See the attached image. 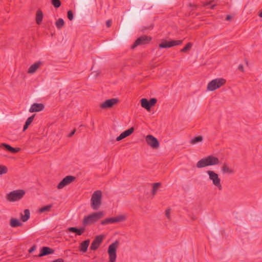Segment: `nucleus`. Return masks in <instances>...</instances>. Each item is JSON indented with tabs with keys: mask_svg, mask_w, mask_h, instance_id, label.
Returning <instances> with one entry per match:
<instances>
[{
	"mask_svg": "<svg viewBox=\"0 0 262 262\" xmlns=\"http://www.w3.org/2000/svg\"><path fill=\"white\" fill-rule=\"evenodd\" d=\"M220 160L213 156H208L200 160L196 163V166L198 168H202L208 166L218 165Z\"/></svg>",
	"mask_w": 262,
	"mask_h": 262,
	"instance_id": "obj_1",
	"label": "nucleus"
},
{
	"mask_svg": "<svg viewBox=\"0 0 262 262\" xmlns=\"http://www.w3.org/2000/svg\"><path fill=\"white\" fill-rule=\"evenodd\" d=\"M25 194V191L23 189L13 190L8 193L6 198L10 202H14L21 200Z\"/></svg>",
	"mask_w": 262,
	"mask_h": 262,
	"instance_id": "obj_2",
	"label": "nucleus"
},
{
	"mask_svg": "<svg viewBox=\"0 0 262 262\" xmlns=\"http://www.w3.org/2000/svg\"><path fill=\"white\" fill-rule=\"evenodd\" d=\"M119 244V241H116L109 246L108 248L109 262H115L116 259V250Z\"/></svg>",
	"mask_w": 262,
	"mask_h": 262,
	"instance_id": "obj_3",
	"label": "nucleus"
},
{
	"mask_svg": "<svg viewBox=\"0 0 262 262\" xmlns=\"http://www.w3.org/2000/svg\"><path fill=\"white\" fill-rule=\"evenodd\" d=\"M226 83V80L223 78H216L209 82L207 85V90L213 91L220 88Z\"/></svg>",
	"mask_w": 262,
	"mask_h": 262,
	"instance_id": "obj_4",
	"label": "nucleus"
},
{
	"mask_svg": "<svg viewBox=\"0 0 262 262\" xmlns=\"http://www.w3.org/2000/svg\"><path fill=\"white\" fill-rule=\"evenodd\" d=\"M206 173L209 176V179L212 181V184L216 186L219 190L222 189V186L221 183V179L218 174L212 170H208Z\"/></svg>",
	"mask_w": 262,
	"mask_h": 262,
	"instance_id": "obj_5",
	"label": "nucleus"
},
{
	"mask_svg": "<svg viewBox=\"0 0 262 262\" xmlns=\"http://www.w3.org/2000/svg\"><path fill=\"white\" fill-rule=\"evenodd\" d=\"M98 220V212L93 213L83 218L82 224L84 226L91 225Z\"/></svg>",
	"mask_w": 262,
	"mask_h": 262,
	"instance_id": "obj_6",
	"label": "nucleus"
},
{
	"mask_svg": "<svg viewBox=\"0 0 262 262\" xmlns=\"http://www.w3.org/2000/svg\"><path fill=\"white\" fill-rule=\"evenodd\" d=\"M126 220V216L124 215H120L114 217H110L105 219V220L101 221V224L102 225H107L110 224H113L117 222H121L124 221Z\"/></svg>",
	"mask_w": 262,
	"mask_h": 262,
	"instance_id": "obj_7",
	"label": "nucleus"
},
{
	"mask_svg": "<svg viewBox=\"0 0 262 262\" xmlns=\"http://www.w3.org/2000/svg\"><path fill=\"white\" fill-rule=\"evenodd\" d=\"M151 37L146 35H142L136 40L131 48L132 49H135L138 46L147 44L151 41Z\"/></svg>",
	"mask_w": 262,
	"mask_h": 262,
	"instance_id": "obj_8",
	"label": "nucleus"
},
{
	"mask_svg": "<svg viewBox=\"0 0 262 262\" xmlns=\"http://www.w3.org/2000/svg\"><path fill=\"white\" fill-rule=\"evenodd\" d=\"M119 102V99L117 98H111L105 100L102 102L100 107L103 110L110 109Z\"/></svg>",
	"mask_w": 262,
	"mask_h": 262,
	"instance_id": "obj_9",
	"label": "nucleus"
},
{
	"mask_svg": "<svg viewBox=\"0 0 262 262\" xmlns=\"http://www.w3.org/2000/svg\"><path fill=\"white\" fill-rule=\"evenodd\" d=\"M76 179L74 176H68L64 178L58 184L57 187L58 189H60L63 188L66 186H67L71 184Z\"/></svg>",
	"mask_w": 262,
	"mask_h": 262,
	"instance_id": "obj_10",
	"label": "nucleus"
},
{
	"mask_svg": "<svg viewBox=\"0 0 262 262\" xmlns=\"http://www.w3.org/2000/svg\"><path fill=\"white\" fill-rule=\"evenodd\" d=\"M182 41H183L182 40H171L170 41L165 40L159 44V47L160 48H170L175 46L180 45L182 43Z\"/></svg>",
	"mask_w": 262,
	"mask_h": 262,
	"instance_id": "obj_11",
	"label": "nucleus"
},
{
	"mask_svg": "<svg viewBox=\"0 0 262 262\" xmlns=\"http://www.w3.org/2000/svg\"><path fill=\"white\" fill-rule=\"evenodd\" d=\"M146 141L152 148H157L159 147V142L157 139L152 135H148L146 137Z\"/></svg>",
	"mask_w": 262,
	"mask_h": 262,
	"instance_id": "obj_12",
	"label": "nucleus"
},
{
	"mask_svg": "<svg viewBox=\"0 0 262 262\" xmlns=\"http://www.w3.org/2000/svg\"><path fill=\"white\" fill-rule=\"evenodd\" d=\"M91 207L96 210L98 208V190L94 191L91 198Z\"/></svg>",
	"mask_w": 262,
	"mask_h": 262,
	"instance_id": "obj_13",
	"label": "nucleus"
},
{
	"mask_svg": "<svg viewBox=\"0 0 262 262\" xmlns=\"http://www.w3.org/2000/svg\"><path fill=\"white\" fill-rule=\"evenodd\" d=\"M44 107L45 106L42 103H34L31 105L29 112L30 113L40 112L42 111Z\"/></svg>",
	"mask_w": 262,
	"mask_h": 262,
	"instance_id": "obj_14",
	"label": "nucleus"
},
{
	"mask_svg": "<svg viewBox=\"0 0 262 262\" xmlns=\"http://www.w3.org/2000/svg\"><path fill=\"white\" fill-rule=\"evenodd\" d=\"M134 131V127H130L127 130H125L123 133H122L118 137H117L116 140L119 141H120L130 135Z\"/></svg>",
	"mask_w": 262,
	"mask_h": 262,
	"instance_id": "obj_15",
	"label": "nucleus"
},
{
	"mask_svg": "<svg viewBox=\"0 0 262 262\" xmlns=\"http://www.w3.org/2000/svg\"><path fill=\"white\" fill-rule=\"evenodd\" d=\"M54 252V250L48 247H43L40 250V252L38 255V257H42L43 256H46L49 254H53Z\"/></svg>",
	"mask_w": 262,
	"mask_h": 262,
	"instance_id": "obj_16",
	"label": "nucleus"
},
{
	"mask_svg": "<svg viewBox=\"0 0 262 262\" xmlns=\"http://www.w3.org/2000/svg\"><path fill=\"white\" fill-rule=\"evenodd\" d=\"M0 147H5V148L7 150H8L12 153H13V154L16 153L20 150V148H19V147L14 148L6 143H1L0 144Z\"/></svg>",
	"mask_w": 262,
	"mask_h": 262,
	"instance_id": "obj_17",
	"label": "nucleus"
},
{
	"mask_svg": "<svg viewBox=\"0 0 262 262\" xmlns=\"http://www.w3.org/2000/svg\"><path fill=\"white\" fill-rule=\"evenodd\" d=\"M41 64V62L40 61L35 62L29 67L28 73L29 74L34 73Z\"/></svg>",
	"mask_w": 262,
	"mask_h": 262,
	"instance_id": "obj_18",
	"label": "nucleus"
},
{
	"mask_svg": "<svg viewBox=\"0 0 262 262\" xmlns=\"http://www.w3.org/2000/svg\"><path fill=\"white\" fill-rule=\"evenodd\" d=\"M90 239H86L82 242L79 246L80 251L83 252H85L90 244Z\"/></svg>",
	"mask_w": 262,
	"mask_h": 262,
	"instance_id": "obj_19",
	"label": "nucleus"
},
{
	"mask_svg": "<svg viewBox=\"0 0 262 262\" xmlns=\"http://www.w3.org/2000/svg\"><path fill=\"white\" fill-rule=\"evenodd\" d=\"M68 230L69 231L76 233L78 235H81L85 231L84 228L78 229L76 227H69Z\"/></svg>",
	"mask_w": 262,
	"mask_h": 262,
	"instance_id": "obj_20",
	"label": "nucleus"
},
{
	"mask_svg": "<svg viewBox=\"0 0 262 262\" xmlns=\"http://www.w3.org/2000/svg\"><path fill=\"white\" fill-rule=\"evenodd\" d=\"M10 225L11 227L15 228L21 226L22 223L17 219L15 218H12L10 221Z\"/></svg>",
	"mask_w": 262,
	"mask_h": 262,
	"instance_id": "obj_21",
	"label": "nucleus"
},
{
	"mask_svg": "<svg viewBox=\"0 0 262 262\" xmlns=\"http://www.w3.org/2000/svg\"><path fill=\"white\" fill-rule=\"evenodd\" d=\"M98 248V235L95 236L94 240L92 243L90 250L94 251Z\"/></svg>",
	"mask_w": 262,
	"mask_h": 262,
	"instance_id": "obj_22",
	"label": "nucleus"
},
{
	"mask_svg": "<svg viewBox=\"0 0 262 262\" xmlns=\"http://www.w3.org/2000/svg\"><path fill=\"white\" fill-rule=\"evenodd\" d=\"M43 18V13L40 10H38L36 12V21L37 24H41Z\"/></svg>",
	"mask_w": 262,
	"mask_h": 262,
	"instance_id": "obj_23",
	"label": "nucleus"
},
{
	"mask_svg": "<svg viewBox=\"0 0 262 262\" xmlns=\"http://www.w3.org/2000/svg\"><path fill=\"white\" fill-rule=\"evenodd\" d=\"M35 116V114H34L32 115L31 116L29 117L27 120H26L25 124L23 127V131L26 130L29 126L31 124V123L32 122L34 117Z\"/></svg>",
	"mask_w": 262,
	"mask_h": 262,
	"instance_id": "obj_24",
	"label": "nucleus"
},
{
	"mask_svg": "<svg viewBox=\"0 0 262 262\" xmlns=\"http://www.w3.org/2000/svg\"><path fill=\"white\" fill-rule=\"evenodd\" d=\"M30 211L29 209H25L24 210V214L23 215L22 213H21V220L24 222H27L29 219L30 218Z\"/></svg>",
	"mask_w": 262,
	"mask_h": 262,
	"instance_id": "obj_25",
	"label": "nucleus"
},
{
	"mask_svg": "<svg viewBox=\"0 0 262 262\" xmlns=\"http://www.w3.org/2000/svg\"><path fill=\"white\" fill-rule=\"evenodd\" d=\"M222 171L224 173H233V170L231 169L227 164L224 163L222 167Z\"/></svg>",
	"mask_w": 262,
	"mask_h": 262,
	"instance_id": "obj_26",
	"label": "nucleus"
},
{
	"mask_svg": "<svg viewBox=\"0 0 262 262\" xmlns=\"http://www.w3.org/2000/svg\"><path fill=\"white\" fill-rule=\"evenodd\" d=\"M141 105L142 107L145 108L147 110H150V106L149 103V101L146 98H142L141 100Z\"/></svg>",
	"mask_w": 262,
	"mask_h": 262,
	"instance_id": "obj_27",
	"label": "nucleus"
},
{
	"mask_svg": "<svg viewBox=\"0 0 262 262\" xmlns=\"http://www.w3.org/2000/svg\"><path fill=\"white\" fill-rule=\"evenodd\" d=\"M55 25L59 30L61 29L64 25V21L62 18H59L56 22Z\"/></svg>",
	"mask_w": 262,
	"mask_h": 262,
	"instance_id": "obj_28",
	"label": "nucleus"
},
{
	"mask_svg": "<svg viewBox=\"0 0 262 262\" xmlns=\"http://www.w3.org/2000/svg\"><path fill=\"white\" fill-rule=\"evenodd\" d=\"M203 138L201 136L195 137L191 140L190 143L192 144H196L198 142L202 141Z\"/></svg>",
	"mask_w": 262,
	"mask_h": 262,
	"instance_id": "obj_29",
	"label": "nucleus"
},
{
	"mask_svg": "<svg viewBox=\"0 0 262 262\" xmlns=\"http://www.w3.org/2000/svg\"><path fill=\"white\" fill-rule=\"evenodd\" d=\"M52 204H50L47 206H45L39 209V212L42 213L46 211H49L50 210L51 208L52 207Z\"/></svg>",
	"mask_w": 262,
	"mask_h": 262,
	"instance_id": "obj_30",
	"label": "nucleus"
},
{
	"mask_svg": "<svg viewBox=\"0 0 262 262\" xmlns=\"http://www.w3.org/2000/svg\"><path fill=\"white\" fill-rule=\"evenodd\" d=\"M51 2L55 8H58L61 4L60 0H51Z\"/></svg>",
	"mask_w": 262,
	"mask_h": 262,
	"instance_id": "obj_31",
	"label": "nucleus"
},
{
	"mask_svg": "<svg viewBox=\"0 0 262 262\" xmlns=\"http://www.w3.org/2000/svg\"><path fill=\"white\" fill-rule=\"evenodd\" d=\"M192 46V44L191 42H188L183 49L181 50V52H186L191 48Z\"/></svg>",
	"mask_w": 262,
	"mask_h": 262,
	"instance_id": "obj_32",
	"label": "nucleus"
},
{
	"mask_svg": "<svg viewBox=\"0 0 262 262\" xmlns=\"http://www.w3.org/2000/svg\"><path fill=\"white\" fill-rule=\"evenodd\" d=\"M160 185V184L159 183H156L153 184L152 190V193L153 195H155L156 194L157 190Z\"/></svg>",
	"mask_w": 262,
	"mask_h": 262,
	"instance_id": "obj_33",
	"label": "nucleus"
},
{
	"mask_svg": "<svg viewBox=\"0 0 262 262\" xmlns=\"http://www.w3.org/2000/svg\"><path fill=\"white\" fill-rule=\"evenodd\" d=\"M7 168L5 166L0 165V174L6 173Z\"/></svg>",
	"mask_w": 262,
	"mask_h": 262,
	"instance_id": "obj_34",
	"label": "nucleus"
},
{
	"mask_svg": "<svg viewBox=\"0 0 262 262\" xmlns=\"http://www.w3.org/2000/svg\"><path fill=\"white\" fill-rule=\"evenodd\" d=\"M67 16L69 20H72L73 19V13L71 10H69L67 12Z\"/></svg>",
	"mask_w": 262,
	"mask_h": 262,
	"instance_id": "obj_35",
	"label": "nucleus"
},
{
	"mask_svg": "<svg viewBox=\"0 0 262 262\" xmlns=\"http://www.w3.org/2000/svg\"><path fill=\"white\" fill-rule=\"evenodd\" d=\"M148 101L151 107L152 106H154L156 103L157 100L156 98H151Z\"/></svg>",
	"mask_w": 262,
	"mask_h": 262,
	"instance_id": "obj_36",
	"label": "nucleus"
},
{
	"mask_svg": "<svg viewBox=\"0 0 262 262\" xmlns=\"http://www.w3.org/2000/svg\"><path fill=\"white\" fill-rule=\"evenodd\" d=\"M170 209H167L165 211V215L167 219H170Z\"/></svg>",
	"mask_w": 262,
	"mask_h": 262,
	"instance_id": "obj_37",
	"label": "nucleus"
},
{
	"mask_svg": "<svg viewBox=\"0 0 262 262\" xmlns=\"http://www.w3.org/2000/svg\"><path fill=\"white\" fill-rule=\"evenodd\" d=\"M36 246L33 245L29 250V253H32L35 249H36Z\"/></svg>",
	"mask_w": 262,
	"mask_h": 262,
	"instance_id": "obj_38",
	"label": "nucleus"
},
{
	"mask_svg": "<svg viewBox=\"0 0 262 262\" xmlns=\"http://www.w3.org/2000/svg\"><path fill=\"white\" fill-rule=\"evenodd\" d=\"M111 24H112V21L111 20L109 19V20H107L106 22V27L107 28H109L111 27Z\"/></svg>",
	"mask_w": 262,
	"mask_h": 262,
	"instance_id": "obj_39",
	"label": "nucleus"
},
{
	"mask_svg": "<svg viewBox=\"0 0 262 262\" xmlns=\"http://www.w3.org/2000/svg\"><path fill=\"white\" fill-rule=\"evenodd\" d=\"M52 262H64V260L62 258H58L56 260L52 261Z\"/></svg>",
	"mask_w": 262,
	"mask_h": 262,
	"instance_id": "obj_40",
	"label": "nucleus"
},
{
	"mask_svg": "<svg viewBox=\"0 0 262 262\" xmlns=\"http://www.w3.org/2000/svg\"><path fill=\"white\" fill-rule=\"evenodd\" d=\"M76 132V130L75 129H74L73 130H72L68 135V137L70 138L71 137H72L73 136V135L75 134Z\"/></svg>",
	"mask_w": 262,
	"mask_h": 262,
	"instance_id": "obj_41",
	"label": "nucleus"
},
{
	"mask_svg": "<svg viewBox=\"0 0 262 262\" xmlns=\"http://www.w3.org/2000/svg\"><path fill=\"white\" fill-rule=\"evenodd\" d=\"M104 238V235H99V244L101 243L103 239Z\"/></svg>",
	"mask_w": 262,
	"mask_h": 262,
	"instance_id": "obj_42",
	"label": "nucleus"
},
{
	"mask_svg": "<svg viewBox=\"0 0 262 262\" xmlns=\"http://www.w3.org/2000/svg\"><path fill=\"white\" fill-rule=\"evenodd\" d=\"M101 197H102V192H101V191L99 190V206L101 205Z\"/></svg>",
	"mask_w": 262,
	"mask_h": 262,
	"instance_id": "obj_43",
	"label": "nucleus"
},
{
	"mask_svg": "<svg viewBox=\"0 0 262 262\" xmlns=\"http://www.w3.org/2000/svg\"><path fill=\"white\" fill-rule=\"evenodd\" d=\"M238 69L241 71H243V70H244V67L242 64H240L239 66H238Z\"/></svg>",
	"mask_w": 262,
	"mask_h": 262,
	"instance_id": "obj_44",
	"label": "nucleus"
},
{
	"mask_svg": "<svg viewBox=\"0 0 262 262\" xmlns=\"http://www.w3.org/2000/svg\"><path fill=\"white\" fill-rule=\"evenodd\" d=\"M211 3V2H206L204 4L203 6L205 7L209 6L210 5Z\"/></svg>",
	"mask_w": 262,
	"mask_h": 262,
	"instance_id": "obj_45",
	"label": "nucleus"
},
{
	"mask_svg": "<svg viewBox=\"0 0 262 262\" xmlns=\"http://www.w3.org/2000/svg\"><path fill=\"white\" fill-rule=\"evenodd\" d=\"M152 28H153V26H150L149 27H145V28L143 29V30L151 29H152Z\"/></svg>",
	"mask_w": 262,
	"mask_h": 262,
	"instance_id": "obj_46",
	"label": "nucleus"
},
{
	"mask_svg": "<svg viewBox=\"0 0 262 262\" xmlns=\"http://www.w3.org/2000/svg\"><path fill=\"white\" fill-rule=\"evenodd\" d=\"M231 19V16L229 15H228L227 16H226V19L227 20H229Z\"/></svg>",
	"mask_w": 262,
	"mask_h": 262,
	"instance_id": "obj_47",
	"label": "nucleus"
},
{
	"mask_svg": "<svg viewBox=\"0 0 262 262\" xmlns=\"http://www.w3.org/2000/svg\"><path fill=\"white\" fill-rule=\"evenodd\" d=\"M215 5H211L210 8L211 9H213L215 7Z\"/></svg>",
	"mask_w": 262,
	"mask_h": 262,
	"instance_id": "obj_48",
	"label": "nucleus"
},
{
	"mask_svg": "<svg viewBox=\"0 0 262 262\" xmlns=\"http://www.w3.org/2000/svg\"><path fill=\"white\" fill-rule=\"evenodd\" d=\"M99 217H100V216H101V215H102V214H102V213L101 212H100V211H99Z\"/></svg>",
	"mask_w": 262,
	"mask_h": 262,
	"instance_id": "obj_49",
	"label": "nucleus"
},
{
	"mask_svg": "<svg viewBox=\"0 0 262 262\" xmlns=\"http://www.w3.org/2000/svg\"><path fill=\"white\" fill-rule=\"evenodd\" d=\"M259 16L262 18V11L259 14Z\"/></svg>",
	"mask_w": 262,
	"mask_h": 262,
	"instance_id": "obj_50",
	"label": "nucleus"
},
{
	"mask_svg": "<svg viewBox=\"0 0 262 262\" xmlns=\"http://www.w3.org/2000/svg\"><path fill=\"white\" fill-rule=\"evenodd\" d=\"M189 6H190V7H196V5H192V4H190V5H189Z\"/></svg>",
	"mask_w": 262,
	"mask_h": 262,
	"instance_id": "obj_51",
	"label": "nucleus"
},
{
	"mask_svg": "<svg viewBox=\"0 0 262 262\" xmlns=\"http://www.w3.org/2000/svg\"><path fill=\"white\" fill-rule=\"evenodd\" d=\"M98 75V73H95L94 76L97 77Z\"/></svg>",
	"mask_w": 262,
	"mask_h": 262,
	"instance_id": "obj_52",
	"label": "nucleus"
}]
</instances>
